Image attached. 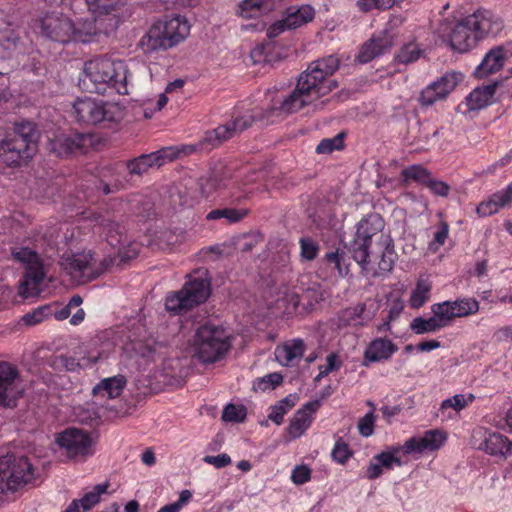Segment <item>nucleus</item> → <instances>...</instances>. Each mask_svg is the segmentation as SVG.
Listing matches in <instances>:
<instances>
[{
    "mask_svg": "<svg viewBox=\"0 0 512 512\" xmlns=\"http://www.w3.org/2000/svg\"><path fill=\"white\" fill-rule=\"evenodd\" d=\"M199 277H194L185 283L177 292L167 295L165 307L169 312L180 314L205 302L210 295V282L206 270H198Z\"/></svg>",
    "mask_w": 512,
    "mask_h": 512,
    "instance_id": "nucleus-8",
    "label": "nucleus"
},
{
    "mask_svg": "<svg viewBox=\"0 0 512 512\" xmlns=\"http://www.w3.org/2000/svg\"><path fill=\"white\" fill-rule=\"evenodd\" d=\"M119 2V0H86L89 11L98 18L114 17L111 12Z\"/></svg>",
    "mask_w": 512,
    "mask_h": 512,
    "instance_id": "nucleus-40",
    "label": "nucleus"
},
{
    "mask_svg": "<svg viewBox=\"0 0 512 512\" xmlns=\"http://www.w3.org/2000/svg\"><path fill=\"white\" fill-rule=\"evenodd\" d=\"M432 312L435 314L442 327L448 326L454 318H457L451 301L434 304L432 306Z\"/></svg>",
    "mask_w": 512,
    "mask_h": 512,
    "instance_id": "nucleus-44",
    "label": "nucleus"
},
{
    "mask_svg": "<svg viewBox=\"0 0 512 512\" xmlns=\"http://www.w3.org/2000/svg\"><path fill=\"white\" fill-rule=\"evenodd\" d=\"M280 0H243L238 5V14L243 18H254L274 10Z\"/></svg>",
    "mask_w": 512,
    "mask_h": 512,
    "instance_id": "nucleus-29",
    "label": "nucleus"
},
{
    "mask_svg": "<svg viewBox=\"0 0 512 512\" xmlns=\"http://www.w3.org/2000/svg\"><path fill=\"white\" fill-rule=\"evenodd\" d=\"M246 417V409L244 406L233 404L227 405L222 414V419L226 422H242Z\"/></svg>",
    "mask_w": 512,
    "mask_h": 512,
    "instance_id": "nucleus-50",
    "label": "nucleus"
},
{
    "mask_svg": "<svg viewBox=\"0 0 512 512\" xmlns=\"http://www.w3.org/2000/svg\"><path fill=\"white\" fill-rule=\"evenodd\" d=\"M118 25L116 17L78 20L73 22L72 40L88 43L98 34H109L114 31Z\"/></svg>",
    "mask_w": 512,
    "mask_h": 512,
    "instance_id": "nucleus-16",
    "label": "nucleus"
},
{
    "mask_svg": "<svg viewBox=\"0 0 512 512\" xmlns=\"http://www.w3.org/2000/svg\"><path fill=\"white\" fill-rule=\"evenodd\" d=\"M15 260L26 267L24 279L19 288L22 297H35L41 292L40 284L44 280L45 273L38 254L27 247H15L11 251Z\"/></svg>",
    "mask_w": 512,
    "mask_h": 512,
    "instance_id": "nucleus-12",
    "label": "nucleus"
},
{
    "mask_svg": "<svg viewBox=\"0 0 512 512\" xmlns=\"http://www.w3.org/2000/svg\"><path fill=\"white\" fill-rule=\"evenodd\" d=\"M311 417L306 410H298L292 418L288 432L293 438L300 437L310 426Z\"/></svg>",
    "mask_w": 512,
    "mask_h": 512,
    "instance_id": "nucleus-42",
    "label": "nucleus"
},
{
    "mask_svg": "<svg viewBox=\"0 0 512 512\" xmlns=\"http://www.w3.org/2000/svg\"><path fill=\"white\" fill-rule=\"evenodd\" d=\"M341 139L334 137L332 139H323L316 147V152L319 154L330 153L340 148Z\"/></svg>",
    "mask_w": 512,
    "mask_h": 512,
    "instance_id": "nucleus-59",
    "label": "nucleus"
},
{
    "mask_svg": "<svg viewBox=\"0 0 512 512\" xmlns=\"http://www.w3.org/2000/svg\"><path fill=\"white\" fill-rule=\"evenodd\" d=\"M95 361H96L95 358H93V359L87 358L86 359L83 357L81 359H77L74 356L62 354V355L55 357V359L53 361V365H54V367H56L58 369H65L67 371H75L78 368H86L87 366L91 365Z\"/></svg>",
    "mask_w": 512,
    "mask_h": 512,
    "instance_id": "nucleus-37",
    "label": "nucleus"
},
{
    "mask_svg": "<svg viewBox=\"0 0 512 512\" xmlns=\"http://www.w3.org/2000/svg\"><path fill=\"white\" fill-rule=\"evenodd\" d=\"M49 314H50V307L45 305V306L38 307L37 309L33 310L32 312L25 314L23 316L22 320L27 325H36V324L42 322Z\"/></svg>",
    "mask_w": 512,
    "mask_h": 512,
    "instance_id": "nucleus-52",
    "label": "nucleus"
},
{
    "mask_svg": "<svg viewBox=\"0 0 512 512\" xmlns=\"http://www.w3.org/2000/svg\"><path fill=\"white\" fill-rule=\"evenodd\" d=\"M311 470L306 465L296 466L291 474V480L297 485H302L310 480Z\"/></svg>",
    "mask_w": 512,
    "mask_h": 512,
    "instance_id": "nucleus-56",
    "label": "nucleus"
},
{
    "mask_svg": "<svg viewBox=\"0 0 512 512\" xmlns=\"http://www.w3.org/2000/svg\"><path fill=\"white\" fill-rule=\"evenodd\" d=\"M463 80V74L456 71L445 73L438 80L434 81L432 86L437 89L439 95L443 99L455 89V87Z\"/></svg>",
    "mask_w": 512,
    "mask_h": 512,
    "instance_id": "nucleus-35",
    "label": "nucleus"
},
{
    "mask_svg": "<svg viewBox=\"0 0 512 512\" xmlns=\"http://www.w3.org/2000/svg\"><path fill=\"white\" fill-rule=\"evenodd\" d=\"M475 399L473 394H456L451 398L444 400L441 404V409L453 408L455 411L464 409L467 405L472 403Z\"/></svg>",
    "mask_w": 512,
    "mask_h": 512,
    "instance_id": "nucleus-47",
    "label": "nucleus"
},
{
    "mask_svg": "<svg viewBox=\"0 0 512 512\" xmlns=\"http://www.w3.org/2000/svg\"><path fill=\"white\" fill-rule=\"evenodd\" d=\"M439 100H443V98L439 95V92L432 86V84L423 89L419 96V103L421 106L425 107L431 106Z\"/></svg>",
    "mask_w": 512,
    "mask_h": 512,
    "instance_id": "nucleus-53",
    "label": "nucleus"
},
{
    "mask_svg": "<svg viewBox=\"0 0 512 512\" xmlns=\"http://www.w3.org/2000/svg\"><path fill=\"white\" fill-rule=\"evenodd\" d=\"M481 448L491 455L506 456L511 452L512 443L504 435L492 433L483 441Z\"/></svg>",
    "mask_w": 512,
    "mask_h": 512,
    "instance_id": "nucleus-33",
    "label": "nucleus"
},
{
    "mask_svg": "<svg viewBox=\"0 0 512 512\" xmlns=\"http://www.w3.org/2000/svg\"><path fill=\"white\" fill-rule=\"evenodd\" d=\"M446 435L440 430L426 431L422 436L409 438L401 447H392L376 454V463L384 470H391L394 466H402L401 459L397 456L400 451L406 455L422 454L428 451L438 450L445 442Z\"/></svg>",
    "mask_w": 512,
    "mask_h": 512,
    "instance_id": "nucleus-7",
    "label": "nucleus"
},
{
    "mask_svg": "<svg viewBox=\"0 0 512 512\" xmlns=\"http://www.w3.org/2000/svg\"><path fill=\"white\" fill-rule=\"evenodd\" d=\"M315 10L311 5L291 6L286 11L284 21L288 30L299 28L314 19Z\"/></svg>",
    "mask_w": 512,
    "mask_h": 512,
    "instance_id": "nucleus-28",
    "label": "nucleus"
},
{
    "mask_svg": "<svg viewBox=\"0 0 512 512\" xmlns=\"http://www.w3.org/2000/svg\"><path fill=\"white\" fill-rule=\"evenodd\" d=\"M468 23L473 25L479 41L489 36H496L503 29L502 19L485 9H479L473 14L468 15Z\"/></svg>",
    "mask_w": 512,
    "mask_h": 512,
    "instance_id": "nucleus-19",
    "label": "nucleus"
},
{
    "mask_svg": "<svg viewBox=\"0 0 512 512\" xmlns=\"http://www.w3.org/2000/svg\"><path fill=\"white\" fill-rule=\"evenodd\" d=\"M425 186L428 187L433 194L441 197L448 196L450 192V186L446 182L435 179L432 176H430Z\"/></svg>",
    "mask_w": 512,
    "mask_h": 512,
    "instance_id": "nucleus-55",
    "label": "nucleus"
},
{
    "mask_svg": "<svg viewBox=\"0 0 512 512\" xmlns=\"http://www.w3.org/2000/svg\"><path fill=\"white\" fill-rule=\"evenodd\" d=\"M195 149L196 148L193 145L183 146L181 150L173 146L164 147L160 150L150 153L149 157L151 159L153 167H160L176 159L181 152H183L184 154H189L195 151Z\"/></svg>",
    "mask_w": 512,
    "mask_h": 512,
    "instance_id": "nucleus-34",
    "label": "nucleus"
},
{
    "mask_svg": "<svg viewBox=\"0 0 512 512\" xmlns=\"http://www.w3.org/2000/svg\"><path fill=\"white\" fill-rule=\"evenodd\" d=\"M457 318L473 315L479 310V302L474 298H462L451 301Z\"/></svg>",
    "mask_w": 512,
    "mask_h": 512,
    "instance_id": "nucleus-45",
    "label": "nucleus"
},
{
    "mask_svg": "<svg viewBox=\"0 0 512 512\" xmlns=\"http://www.w3.org/2000/svg\"><path fill=\"white\" fill-rule=\"evenodd\" d=\"M340 368V362L338 361V357L336 354H329L326 358V364L319 366V373L314 378L315 382H319L322 378L326 377L332 371L338 370Z\"/></svg>",
    "mask_w": 512,
    "mask_h": 512,
    "instance_id": "nucleus-51",
    "label": "nucleus"
},
{
    "mask_svg": "<svg viewBox=\"0 0 512 512\" xmlns=\"http://www.w3.org/2000/svg\"><path fill=\"white\" fill-rule=\"evenodd\" d=\"M42 33L60 43H67L73 37V21L63 14L52 13L41 20Z\"/></svg>",
    "mask_w": 512,
    "mask_h": 512,
    "instance_id": "nucleus-18",
    "label": "nucleus"
},
{
    "mask_svg": "<svg viewBox=\"0 0 512 512\" xmlns=\"http://www.w3.org/2000/svg\"><path fill=\"white\" fill-rule=\"evenodd\" d=\"M374 421L375 416L371 411L365 414L362 418H360L358 422V431L364 437H369L373 434L374 431Z\"/></svg>",
    "mask_w": 512,
    "mask_h": 512,
    "instance_id": "nucleus-54",
    "label": "nucleus"
},
{
    "mask_svg": "<svg viewBox=\"0 0 512 512\" xmlns=\"http://www.w3.org/2000/svg\"><path fill=\"white\" fill-rule=\"evenodd\" d=\"M19 373L13 365L0 363V406L14 408L17 400L22 395V389L18 383Z\"/></svg>",
    "mask_w": 512,
    "mask_h": 512,
    "instance_id": "nucleus-17",
    "label": "nucleus"
},
{
    "mask_svg": "<svg viewBox=\"0 0 512 512\" xmlns=\"http://www.w3.org/2000/svg\"><path fill=\"white\" fill-rule=\"evenodd\" d=\"M288 412V408H285L282 404H276L271 408L268 418L280 425L283 422L284 415Z\"/></svg>",
    "mask_w": 512,
    "mask_h": 512,
    "instance_id": "nucleus-62",
    "label": "nucleus"
},
{
    "mask_svg": "<svg viewBox=\"0 0 512 512\" xmlns=\"http://www.w3.org/2000/svg\"><path fill=\"white\" fill-rule=\"evenodd\" d=\"M497 83L475 88L467 97L466 102L470 110H479L492 103Z\"/></svg>",
    "mask_w": 512,
    "mask_h": 512,
    "instance_id": "nucleus-31",
    "label": "nucleus"
},
{
    "mask_svg": "<svg viewBox=\"0 0 512 512\" xmlns=\"http://www.w3.org/2000/svg\"><path fill=\"white\" fill-rule=\"evenodd\" d=\"M203 461L207 464L213 465L216 468H224L231 464V458L226 453L216 456L207 455L203 458Z\"/></svg>",
    "mask_w": 512,
    "mask_h": 512,
    "instance_id": "nucleus-60",
    "label": "nucleus"
},
{
    "mask_svg": "<svg viewBox=\"0 0 512 512\" xmlns=\"http://www.w3.org/2000/svg\"><path fill=\"white\" fill-rule=\"evenodd\" d=\"M231 347L229 333L221 326L206 324L199 327L193 336V355L204 363L221 360Z\"/></svg>",
    "mask_w": 512,
    "mask_h": 512,
    "instance_id": "nucleus-6",
    "label": "nucleus"
},
{
    "mask_svg": "<svg viewBox=\"0 0 512 512\" xmlns=\"http://www.w3.org/2000/svg\"><path fill=\"white\" fill-rule=\"evenodd\" d=\"M382 473L383 469L381 468L379 463H376V459L373 456L366 469L365 477L369 480H374L379 478L382 475Z\"/></svg>",
    "mask_w": 512,
    "mask_h": 512,
    "instance_id": "nucleus-63",
    "label": "nucleus"
},
{
    "mask_svg": "<svg viewBox=\"0 0 512 512\" xmlns=\"http://www.w3.org/2000/svg\"><path fill=\"white\" fill-rule=\"evenodd\" d=\"M393 44V35L388 31H382L363 44L358 60L367 63L390 50Z\"/></svg>",
    "mask_w": 512,
    "mask_h": 512,
    "instance_id": "nucleus-21",
    "label": "nucleus"
},
{
    "mask_svg": "<svg viewBox=\"0 0 512 512\" xmlns=\"http://www.w3.org/2000/svg\"><path fill=\"white\" fill-rule=\"evenodd\" d=\"M39 132L31 122H21L0 140V156L8 165L32 158L38 146Z\"/></svg>",
    "mask_w": 512,
    "mask_h": 512,
    "instance_id": "nucleus-4",
    "label": "nucleus"
},
{
    "mask_svg": "<svg viewBox=\"0 0 512 512\" xmlns=\"http://www.w3.org/2000/svg\"><path fill=\"white\" fill-rule=\"evenodd\" d=\"M133 350L141 357H150L156 351V346L150 343L137 341L133 343Z\"/></svg>",
    "mask_w": 512,
    "mask_h": 512,
    "instance_id": "nucleus-61",
    "label": "nucleus"
},
{
    "mask_svg": "<svg viewBox=\"0 0 512 512\" xmlns=\"http://www.w3.org/2000/svg\"><path fill=\"white\" fill-rule=\"evenodd\" d=\"M383 228L380 215H369L359 222L355 237L349 244L353 259L373 276L391 272L397 259L393 240L383 232Z\"/></svg>",
    "mask_w": 512,
    "mask_h": 512,
    "instance_id": "nucleus-1",
    "label": "nucleus"
},
{
    "mask_svg": "<svg viewBox=\"0 0 512 512\" xmlns=\"http://www.w3.org/2000/svg\"><path fill=\"white\" fill-rule=\"evenodd\" d=\"M302 90L303 89L297 84L296 88L280 101L277 110L284 114H291L312 104L314 102L312 97Z\"/></svg>",
    "mask_w": 512,
    "mask_h": 512,
    "instance_id": "nucleus-26",
    "label": "nucleus"
},
{
    "mask_svg": "<svg viewBox=\"0 0 512 512\" xmlns=\"http://www.w3.org/2000/svg\"><path fill=\"white\" fill-rule=\"evenodd\" d=\"M82 142V135H61L51 141V151L59 157H66L79 150Z\"/></svg>",
    "mask_w": 512,
    "mask_h": 512,
    "instance_id": "nucleus-30",
    "label": "nucleus"
},
{
    "mask_svg": "<svg viewBox=\"0 0 512 512\" xmlns=\"http://www.w3.org/2000/svg\"><path fill=\"white\" fill-rule=\"evenodd\" d=\"M128 68L124 61L107 56L84 63L78 81L81 90L97 94H128Z\"/></svg>",
    "mask_w": 512,
    "mask_h": 512,
    "instance_id": "nucleus-2",
    "label": "nucleus"
},
{
    "mask_svg": "<svg viewBox=\"0 0 512 512\" xmlns=\"http://www.w3.org/2000/svg\"><path fill=\"white\" fill-rule=\"evenodd\" d=\"M350 457V452L347 444L344 442H336L333 450H332V458L338 463H345Z\"/></svg>",
    "mask_w": 512,
    "mask_h": 512,
    "instance_id": "nucleus-58",
    "label": "nucleus"
},
{
    "mask_svg": "<svg viewBox=\"0 0 512 512\" xmlns=\"http://www.w3.org/2000/svg\"><path fill=\"white\" fill-rule=\"evenodd\" d=\"M365 308V304L360 303L342 310L338 315V328H343L358 322V320L363 318Z\"/></svg>",
    "mask_w": 512,
    "mask_h": 512,
    "instance_id": "nucleus-41",
    "label": "nucleus"
},
{
    "mask_svg": "<svg viewBox=\"0 0 512 512\" xmlns=\"http://www.w3.org/2000/svg\"><path fill=\"white\" fill-rule=\"evenodd\" d=\"M493 338L496 342H510L512 343V326H504L497 329Z\"/></svg>",
    "mask_w": 512,
    "mask_h": 512,
    "instance_id": "nucleus-64",
    "label": "nucleus"
},
{
    "mask_svg": "<svg viewBox=\"0 0 512 512\" xmlns=\"http://www.w3.org/2000/svg\"><path fill=\"white\" fill-rule=\"evenodd\" d=\"M443 328L441 326V323L438 321L435 314L433 316L425 319L422 317L415 318L411 323V329L416 334H424V333H430L435 332Z\"/></svg>",
    "mask_w": 512,
    "mask_h": 512,
    "instance_id": "nucleus-43",
    "label": "nucleus"
},
{
    "mask_svg": "<svg viewBox=\"0 0 512 512\" xmlns=\"http://www.w3.org/2000/svg\"><path fill=\"white\" fill-rule=\"evenodd\" d=\"M512 204V183L506 188L495 192L487 200L482 201L476 208L480 217L496 214L501 209L509 208Z\"/></svg>",
    "mask_w": 512,
    "mask_h": 512,
    "instance_id": "nucleus-22",
    "label": "nucleus"
},
{
    "mask_svg": "<svg viewBox=\"0 0 512 512\" xmlns=\"http://www.w3.org/2000/svg\"><path fill=\"white\" fill-rule=\"evenodd\" d=\"M190 29L188 20L180 15L156 21L141 38L140 46L145 53L171 49L189 36Z\"/></svg>",
    "mask_w": 512,
    "mask_h": 512,
    "instance_id": "nucleus-3",
    "label": "nucleus"
},
{
    "mask_svg": "<svg viewBox=\"0 0 512 512\" xmlns=\"http://www.w3.org/2000/svg\"><path fill=\"white\" fill-rule=\"evenodd\" d=\"M33 480V466L27 457L16 454L0 457V493L17 491Z\"/></svg>",
    "mask_w": 512,
    "mask_h": 512,
    "instance_id": "nucleus-9",
    "label": "nucleus"
},
{
    "mask_svg": "<svg viewBox=\"0 0 512 512\" xmlns=\"http://www.w3.org/2000/svg\"><path fill=\"white\" fill-rule=\"evenodd\" d=\"M114 260L110 256L105 257L99 265H96L92 252L82 251L79 253L63 254L60 265L71 277L89 281L106 271L113 264Z\"/></svg>",
    "mask_w": 512,
    "mask_h": 512,
    "instance_id": "nucleus-11",
    "label": "nucleus"
},
{
    "mask_svg": "<svg viewBox=\"0 0 512 512\" xmlns=\"http://www.w3.org/2000/svg\"><path fill=\"white\" fill-rule=\"evenodd\" d=\"M300 243V255L302 259L307 261L314 260L319 252V245L316 241L309 237H302Z\"/></svg>",
    "mask_w": 512,
    "mask_h": 512,
    "instance_id": "nucleus-49",
    "label": "nucleus"
},
{
    "mask_svg": "<svg viewBox=\"0 0 512 512\" xmlns=\"http://www.w3.org/2000/svg\"><path fill=\"white\" fill-rule=\"evenodd\" d=\"M431 283L427 279H419L411 293L409 302L412 308L422 307L430 297Z\"/></svg>",
    "mask_w": 512,
    "mask_h": 512,
    "instance_id": "nucleus-38",
    "label": "nucleus"
},
{
    "mask_svg": "<svg viewBox=\"0 0 512 512\" xmlns=\"http://www.w3.org/2000/svg\"><path fill=\"white\" fill-rule=\"evenodd\" d=\"M338 67L339 60L333 55L315 60L299 75L297 84L316 101L337 87L330 77Z\"/></svg>",
    "mask_w": 512,
    "mask_h": 512,
    "instance_id": "nucleus-5",
    "label": "nucleus"
},
{
    "mask_svg": "<svg viewBox=\"0 0 512 512\" xmlns=\"http://www.w3.org/2000/svg\"><path fill=\"white\" fill-rule=\"evenodd\" d=\"M94 232L109 243L110 246L116 248L122 245V232L120 226L105 216H97L95 218Z\"/></svg>",
    "mask_w": 512,
    "mask_h": 512,
    "instance_id": "nucleus-25",
    "label": "nucleus"
},
{
    "mask_svg": "<svg viewBox=\"0 0 512 512\" xmlns=\"http://www.w3.org/2000/svg\"><path fill=\"white\" fill-rule=\"evenodd\" d=\"M58 444L66 450L70 458H86L94 454V441L81 429L70 428L63 431L57 438Z\"/></svg>",
    "mask_w": 512,
    "mask_h": 512,
    "instance_id": "nucleus-15",
    "label": "nucleus"
},
{
    "mask_svg": "<svg viewBox=\"0 0 512 512\" xmlns=\"http://www.w3.org/2000/svg\"><path fill=\"white\" fill-rule=\"evenodd\" d=\"M73 113L78 122L87 125L118 121L123 117L119 104L90 97L77 99L73 104Z\"/></svg>",
    "mask_w": 512,
    "mask_h": 512,
    "instance_id": "nucleus-10",
    "label": "nucleus"
},
{
    "mask_svg": "<svg viewBox=\"0 0 512 512\" xmlns=\"http://www.w3.org/2000/svg\"><path fill=\"white\" fill-rule=\"evenodd\" d=\"M305 351V343L302 339H292L275 349V357L283 366H291L299 361Z\"/></svg>",
    "mask_w": 512,
    "mask_h": 512,
    "instance_id": "nucleus-24",
    "label": "nucleus"
},
{
    "mask_svg": "<svg viewBox=\"0 0 512 512\" xmlns=\"http://www.w3.org/2000/svg\"><path fill=\"white\" fill-rule=\"evenodd\" d=\"M126 166L131 175L138 176L146 173L150 168H153L149 154H143L128 161Z\"/></svg>",
    "mask_w": 512,
    "mask_h": 512,
    "instance_id": "nucleus-46",
    "label": "nucleus"
},
{
    "mask_svg": "<svg viewBox=\"0 0 512 512\" xmlns=\"http://www.w3.org/2000/svg\"><path fill=\"white\" fill-rule=\"evenodd\" d=\"M448 237V225L443 223L441 228L434 234L433 241L429 243V249L436 252Z\"/></svg>",
    "mask_w": 512,
    "mask_h": 512,
    "instance_id": "nucleus-57",
    "label": "nucleus"
},
{
    "mask_svg": "<svg viewBox=\"0 0 512 512\" xmlns=\"http://www.w3.org/2000/svg\"><path fill=\"white\" fill-rule=\"evenodd\" d=\"M126 385V379L122 375L113 376L103 379L97 384L92 392L94 395L107 396L108 398L118 397Z\"/></svg>",
    "mask_w": 512,
    "mask_h": 512,
    "instance_id": "nucleus-32",
    "label": "nucleus"
},
{
    "mask_svg": "<svg viewBox=\"0 0 512 512\" xmlns=\"http://www.w3.org/2000/svg\"><path fill=\"white\" fill-rule=\"evenodd\" d=\"M109 483L94 486L81 499H74L64 512H86L100 502L101 495L106 493Z\"/></svg>",
    "mask_w": 512,
    "mask_h": 512,
    "instance_id": "nucleus-27",
    "label": "nucleus"
},
{
    "mask_svg": "<svg viewBox=\"0 0 512 512\" xmlns=\"http://www.w3.org/2000/svg\"><path fill=\"white\" fill-rule=\"evenodd\" d=\"M398 347L387 338H376L369 343L364 351L365 366L370 363L382 362L391 358L397 352Z\"/></svg>",
    "mask_w": 512,
    "mask_h": 512,
    "instance_id": "nucleus-23",
    "label": "nucleus"
},
{
    "mask_svg": "<svg viewBox=\"0 0 512 512\" xmlns=\"http://www.w3.org/2000/svg\"><path fill=\"white\" fill-rule=\"evenodd\" d=\"M438 31L448 46L458 53L469 52L479 43L473 25L468 23V16L458 21L444 20Z\"/></svg>",
    "mask_w": 512,
    "mask_h": 512,
    "instance_id": "nucleus-13",
    "label": "nucleus"
},
{
    "mask_svg": "<svg viewBox=\"0 0 512 512\" xmlns=\"http://www.w3.org/2000/svg\"><path fill=\"white\" fill-rule=\"evenodd\" d=\"M512 57V43L496 46L490 49L484 56L475 74L478 78L487 77L499 71L505 62Z\"/></svg>",
    "mask_w": 512,
    "mask_h": 512,
    "instance_id": "nucleus-20",
    "label": "nucleus"
},
{
    "mask_svg": "<svg viewBox=\"0 0 512 512\" xmlns=\"http://www.w3.org/2000/svg\"><path fill=\"white\" fill-rule=\"evenodd\" d=\"M421 53L422 51L416 44L409 43L401 48L396 58L399 63L409 64L418 60Z\"/></svg>",
    "mask_w": 512,
    "mask_h": 512,
    "instance_id": "nucleus-48",
    "label": "nucleus"
},
{
    "mask_svg": "<svg viewBox=\"0 0 512 512\" xmlns=\"http://www.w3.org/2000/svg\"><path fill=\"white\" fill-rule=\"evenodd\" d=\"M247 214V210L245 209H236V208H223V209H215L210 211L206 219L207 220H219L224 219L227 223H237L242 220Z\"/></svg>",
    "mask_w": 512,
    "mask_h": 512,
    "instance_id": "nucleus-39",
    "label": "nucleus"
},
{
    "mask_svg": "<svg viewBox=\"0 0 512 512\" xmlns=\"http://www.w3.org/2000/svg\"><path fill=\"white\" fill-rule=\"evenodd\" d=\"M261 119H263V117H259L251 113H247L240 117H235L227 123L218 126L214 130L206 132L205 136L199 143L200 148H214L222 144L224 141L239 135L241 132L250 127L253 122Z\"/></svg>",
    "mask_w": 512,
    "mask_h": 512,
    "instance_id": "nucleus-14",
    "label": "nucleus"
},
{
    "mask_svg": "<svg viewBox=\"0 0 512 512\" xmlns=\"http://www.w3.org/2000/svg\"><path fill=\"white\" fill-rule=\"evenodd\" d=\"M401 180L404 184L416 182L418 184L426 185L428 179L431 176L429 170L419 164H414L404 168L401 171Z\"/></svg>",
    "mask_w": 512,
    "mask_h": 512,
    "instance_id": "nucleus-36",
    "label": "nucleus"
}]
</instances>
